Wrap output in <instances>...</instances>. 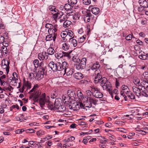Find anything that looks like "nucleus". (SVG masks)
Segmentation results:
<instances>
[{
	"label": "nucleus",
	"instance_id": "obj_1",
	"mask_svg": "<svg viewBox=\"0 0 148 148\" xmlns=\"http://www.w3.org/2000/svg\"><path fill=\"white\" fill-rule=\"evenodd\" d=\"M69 66L68 64L66 62L64 61L62 63L58 62H57L56 71H61V75H64Z\"/></svg>",
	"mask_w": 148,
	"mask_h": 148
},
{
	"label": "nucleus",
	"instance_id": "obj_2",
	"mask_svg": "<svg viewBox=\"0 0 148 148\" xmlns=\"http://www.w3.org/2000/svg\"><path fill=\"white\" fill-rule=\"evenodd\" d=\"M91 91L92 92V95L97 98H102L103 96V94L100 92V89L95 86H92Z\"/></svg>",
	"mask_w": 148,
	"mask_h": 148
},
{
	"label": "nucleus",
	"instance_id": "obj_3",
	"mask_svg": "<svg viewBox=\"0 0 148 148\" xmlns=\"http://www.w3.org/2000/svg\"><path fill=\"white\" fill-rule=\"evenodd\" d=\"M49 97L48 96H46L45 93H42L40 96L39 99L38 100L40 106L43 107L45 103L48 102L49 101Z\"/></svg>",
	"mask_w": 148,
	"mask_h": 148
},
{
	"label": "nucleus",
	"instance_id": "obj_4",
	"mask_svg": "<svg viewBox=\"0 0 148 148\" xmlns=\"http://www.w3.org/2000/svg\"><path fill=\"white\" fill-rule=\"evenodd\" d=\"M69 108L73 111H77L79 110L80 108H83V104L81 102H77L74 103L69 106Z\"/></svg>",
	"mask_w": 148,
	"mask_h": 148
},
{
	"label": "nucleus",
	"instance_id": "obj_5",
	"mask_svg": "<svg viewBox=\"0 0 148 148\" xmlns=\"http://www.w3.org/2000/svg\"><path fill=\"white\" fill-rule=\"evenodd\" d=\"M122 90L121 91L120 94L124 98L125 101H127V96L124 94V93H125L126 94H128L130 92L129 88L126 85H123L121 87Z\"/></svg>",
	"mask_w": 148,
	"mask_h": 148
},
{
	"label": "nucleus",
	"instance_id": "obj_6",
	"mask_svg": "<svg viewBox=\"0 0 148 148\" xmlns=\"http://www.w3.org/2000/svg\"><path fill=\"white\" fill-rule=\"evenodd\" d=\"M54 108L55 110L57 109L59 112H63L66 110L65 107L62 105L61 103L58 101V99H56L54 103Z\"/></svg>",
	"mask_w": 148,
	"mask_h": 148
},
{
	"label": "nucleus",
	"instance_id": "obj_7",
	"mask_svg": "<svg viewBox=\"0 0 148 148\" xmlns=\"http://www.w3.org/2000/svg\"><path fill=\"white\" fill-rule=\"evenodd\" d=\"M31 94L29 98L32 99L34 102H37L38 100V97L41 95V92L39 90H37Z\"/></svg>",
	"mask_w": 148,
	"mask_h": 148
},
{
	"label": "nucleus",
	"instance_id": "obj_8",
	"mask_svg": "<svg viewBox=\"0 0 148 148\" xmlns=\"http://www.w3.org/2000/svg\"><path fill=\"white\" fill-rule=\"evenodd\" d=\"M10 62L7 60H3L1 62V66L2 69L5 70L6 73L7 74L8 73L9 70Z\"/></svg>",
	"mask_w": 148,
	"mask_h": 148
},
{
	"label": "nucleus",
	"instance_id": "obj_9",
	"mask_svg": "<svg viewBox=\"0 0 148 148\" xmlns=\"http://www.w3.org/2000/svg\"><path fill=\"white\" fill-rule=\"evenodd\" d=\"M83 101V106L84 109L85 107H87L88 108H91L92 107V104L91 103L90 99H88V97H84V98L82 100Z\"/></svg>",
	"mask_w": 148,
	"mask_h": 148
},
{
	"label": "nucleus",
	"instance_id": "obj_10",
	"mask_svg": "<svg viewBox=\"0 0 148 148\" xmlns=\"http://www.w3.org/2000/svg\"><path fill=\"white\" fill-rule=\"evenodd\" d=\"M133 90L136 95L139 97L140 96V94L143 88L141 86H139L138 87L133 86L132 87Z\"/></svg>",
	"mask_w": 148,
	"mask_h": 148
},
{
	"label": "nucleus",
	"instance_id": "obj_11",
	"mask_svg": "<svg viewBox=\"0 0 148 148\" xmlns=\"http://www.w3.org/2000/svg\"><path fill=\"white\" fill-rule=\"evenodd\" d=\"M64 12L67 14L71 13L73 12L71 7L69 3L65 4L64 5Z\"/></svg>",
	"mask_w": 148,
	"mask_h": 148
},
{
	"label": "nucleus",
	"instance_id": "obj_12",
	"mask_svg": "<svg viewBox=\"0 0 148 148\" xmlns=\"http://www.w3.org/2000/svg\"><path fill=\"white\" fill-rule=\"evenodd\" d=\"M92 5H90L89 9L91 10V11L93 14L95 15L98 14L100 12V9L98 8L94 7L92 8Z\"/></svg>",
	"mask_w": 148,
	"mask_h": 148
},
{
	"label": "nucleus",
	"instance_id": "obj_13",
	"mask_svg": "<svg viewBox=\"0 0 148 148\" xmlns=\"http://www.w3.org/2000/svg\"><path fill=\"white\" fill-rule=\"evenodd\" d=\"M138 3L140 6L143 8H147L148 7V3L146 0H139Z\"/></svg>",
	"mask_w": 148,
	"mask_h": 148
},
{
	"label": "nucleus",
	"instance_id": "obj_14",
	"mask_svg": "<svg viewBox=\"0 0 148 148\" xmlns=\"http://www.w3.org/2000/svg\"><path fill=\"white\" fill-rule=\"evenodd\" d=\"M67 94L70 98L74 99L76 97L75 92L73 90H69L68 91Z\"/></svg>",
	"mask_w": 148,
	"mask_h": 148
},
{
	"label": "nucleus",
	"instance_id": "obj_15",
	"mask_svg": "<svg viewBox=\"0 0 148 148\" xmlns=\"http://www.w3.org/2000/svg\"><path fill=\"white\" fill-rule=\"evenodd\" d=\"M48 65L53 71L56 72L57 63H55L53 61H51L49 63Z\"/></svg>",
	"mask_w": 148,
	"mask_h": 148
},
{
	"label": "nucleus",
	"instance_id": "obj_16",
	"mask_svg": "<svg viewBox=\"0 0 148 148\" xmlns=\"http://www.w3.org/2000/svg\"><path fill=\"white\" fill-rule=\"evenodd\" d=\"M79 53L76 54H74V56L72 57V60L73 62L79 63L80 62V59L79 56Z\"/></svg>",
	"mask_w": 148,
	"mask_h": 148
},
{
	"label": "nucleus",
	"instance_id": "obj_17",
	"mask_svg": "<svg viewBox=\"0 0 148 148\" xmlns=\"http://www.w3.org/2000/svg\"><path fill=\"white\" fill-rule=\"evenodd\" d=\"M56 38V35H54L53 36L52 35L49 34L46 37L45 39L47 41H50L53 39V41H55Z\"/></svg>",
	"mask_w": 148,
	"mask_h": 148
},
{
	"label": "nucleus",
	"instance_id": "obj_18",
	"mask_svg": "<svg viewBox=\"0 0 148 148\" xmlns=\"http://www.w3.org/2000/svg\"><path fill=\"white\" fill-rule=\"evenodd\" d=\"M75 66L77 70H79L84 69L85 68L86 66L83 64L82 63L79 62L75 64Z\"/></svg>",
	"mask_w": 148,
	"mask_h": 148
},
{
	"label": "nucleus",
	"instance_id": "obj_19",
	"mask_svg": "<svg viewBox=\"0 0 148 148\" xmlns=\"http://www.w3.org/2000/svg\"><path fill=\"white\" fill-rule=\"evenodd\" d=\"M73 76L74 78L78 79H81L84 77L83 74L80 72H77L74 73Z\"/></svg>",
	"mask_w": 148,
	"mask_h": 148
},
{
	"label": "nucleus",
	"instance_id": "obj_20",
	"mask_svg": "<svg viewBox=\"0 0 148 148\" xmlns=\"http://www.w3.org/2000/svg\"><path fill=\"white\" fill-rule=\"evenodd\" d=\"M141 96L148 97V91L147 89L143 88L140 94Z\"/></svg>",
	"mask_w": 148,
	"mask_h": 148
},
{
	"label": "nucleus",
	"instance_id": "obj_21",
	"mask_svg": "<svg viewBox=\"0 0 148 148\" xmlns=\"http://www.w3.org/2000/svg\"><path fill=\"white\" fill-rule=\"evenodd\" d=\"M141 86L142 88L147 89L148 88V81L147 82L146 81H143L141 82L140 85H139Z\"/></svg>",
	"mask_w": 148,
	"mask_h": 148
},
{
	"label": "nucleus",
	"instance_id": "obj_22",
	"mask_svg": "<svg viewBox=\"0 0 148 148\" xmlns=\"http://www.w3.org/2000/svg\"><path fill=\"white\" fill-rule=\"evenodd\" d=\"M70 47V46L68 42H64L62 45V48L65 51L68 50Z\"/></svg>",
	"mask_w": 148,
	"mask_h": 148
},
{
	"label": "nucleus",
	"instance_id": "obj_23",
	"mask_svg": "<svg viewBox=\"0 0 148 148\" xmlns=\"http://www.w3.org/2000/svg\"><path fill=\"white\" fill-rule=\"evenodd\" d=\"M44 73L38 71L36 74V78L38 80H39L42 78L43 77Z\"/></svg>",
	"mask_w": 148,
	"mask_h": 148
},
{
	"label": "nucleus",
	"instance_id": "obj_24",
	"mask_svg": "<svg viewBox=\"0 0 148 148\" xmlns=\"http://www.w3.org/2000/svg\"><path fill=\"white\" fill-rule=\"evenodd\" d=\"M107 82V80L106 78H103L102 79L100 84L104 90V89L105 86Z\"/></svg>",
	"mask_w": 148,
	"mask_h": 148
},
{
	"label": "nucleus",
	"instance_id": "obj_25",
	"mask_svg": "<svg viewBox=\"0 0 148 148\" xmlns=\"http://www.w3.org/2000/svg\"><path fill=\"white\" fill-rule=\"evenodd\" d=\"M100 70L99 69H97L95 71L94 74L95 76V77H97L99 78H102V75L100 74Z\"/></svg>",
	"mask_w": 148,
	"mask_h": 148
},
{
	"label": "nucleus",
	"instance_id": "obj_26",
	"mask_svg": "<svg viewBox=\"0 0 148 148\" xmlns=\"http://www.w3.org/2000/svg\"><path fill=\"white\" fill-rule=\"evenodd\" d=\"M73 70H74L73 69H70L69 68V67H68V68L66 71V75L69 76H71L74 72Z\"/></svg>",
	"mask_w": 148,
	"mask_h": 148
},
{
	"label": "nucleus",
	"instance_id": "obj_27",
	"mask_svg": "<svg viewBox=\"0 0 148 148\" xmlns=\"http://www.w3.org/2000/svg\"><path fill=\"white\" fill-rule=\"evenodd\" d=\"M57 31H56V29H54L53 28H51L50 29H48V34H49L52 35H53L54 36V35H56L57 34L56 33H55V32H56Z\"/></svg>",
	"mask_w": 148,
	"mask_h": 148
},
{
	"label": "nucleus",
	"instance_id": "obj_28",
	"mask_svg": "<svg viewBox=\"0 0 148 148\" xmlns=\"http://www.w3.org/2000/svg\"><path fill=\"white\" fill-rule=\"evenodd\" d=\"M63 51H61L57 52L55 54L56 57L58 59L63 58Z\"/></svg>",
	"mask_w": 148,
	"mask_h": 148
},
{
	"label": "nucleus",
	"instance_id": "obj_29",
	"mask_svg": "<svg viewBox=\"0 0 148 148\" xmlns=\"http://www.w3.org/2000/svg\"><path fill=\"white\" fill-rule=\"evenodd\" d=\"M47 54L49 55H53L55 52L53 49L52 47H50L49 48L47 49Z\"/></svg>",
	"mask_w": 148,
	"mask_h": 148
},
{
	"label": "nucleus",
	"instance_id": "obj_30",
	"mask_svg": "<svg viewBox=\"0 0 148 148\" xmlns=\"http://www.w3.org/2000/svg\"><path fill=\"white\" fill-rule=\"evenodd\" d=\"M77 96L80 99L83 100V99L84 98V97L83 96V95L80 90H77Z\"/></svg>",
	"mask_w": 148,
	"mask_h": 148
},
{
	"label": "nucleus",
	"instance_id": "obj_31",
	"mask_svg": "<svg viewBox=\"0 0 148 148\" xmlns=\"http://www.w3.org/2000/svg\"><path fill=\"white\" fill-rule=\"evenodd\" d=\"M48 103L47 107L48 109L51 110H55L54 105H53V104L52 103L49 102V101L48 102Z\"/></svg>",
	"mask_w": 148,
	"mask_h": 148
},
{
	"label": "nucleus",
	"instance_id": "obj_32",
	"mask_svg": "<svg viewBox=\"0 0 148 148\" xmlns=\"http://www.w3.org/2000/svg\"><path fill=\"white\" fill-rule=\"evenodd\" d=\"M71 23V22L70 21L66 20L63 23V27H67L69 26Z\"/></svg>",
	"mask_w": 148,
	"mask_h": 148
},
{
	"label": "nucleus",
	"instance_id": "obj_33",
	"mask_svg": "<svg viewBox=\"0 0 148 148\" xmlns=\"http://www.w3.org/2000/svg\"><path fill=\"white\" fill-rule=\"evenodd\" d=\"M138 58L140 59L143 60H146L147 59V56L146 53H145L144 52L143 54H142L141 55L139 56Z\"/></svg>",
	"mask_w": 148,
	"mask_h": 148
},
{
	"label": "nucleus",
	"instance_id": "obj_34",
	"mask_svg": "<svg viewBox=\"0 0 148 148\" xmlns=\"http://www.w3.org/2000/svg\"><path fill=\"white\" fill-rule=\"evenodd\" d=\"M100 65L98 63H96L93 64L91 68V70H94L98 69Z\"/></svg>",
	"mask_w": 148,
	"mask_h": 148
},
{
	"label": "nucleus",
	"instance_id": "obj_35",
	"mask_svg": "<svg viewBox=\"0 0 148 148\" xmlns=\"http://www.w3.org/2000/svg\"><path fill=\"white\" fill-rule=\"evenodd\" d=\"M71 40V43L73 45L74 47H75L77 45V42L75 39H73V38H70V40Z\"/></svg>",
	"mask_w": 148,
	"mask_h": 148
},
{
	"label": "nucleus",
	"instance_id": "obj_36",
	"mask_svg": "<svg viewBox=\"0 0 148 148\" xmlns=\"http://www.w3.org/2000/svg\"><path fill=\"white\" fill-rule=\"evenodd\" d=\"M142 77L146 80L148 79V72H145L142 75Z\"/></svg>",
	"mask_w": 148,
	"mask_h": 148
},
{
	"label": "nucleus",
	"instance_id": "obj_37",
	"mask_svg": "<svg viewBox=\"0 0 148 148\" xmlns=\"http://www.w3.org/2000/svg\"><path fill=\"white\" fill-rule=\"evenodd\" d=\"M40 71L42 72V73H44V74H45L47 72V66H45L44 67H43L42 68H41L40 69Z\"/></svg>",
	"mask_w": 148,
	"mask_h": 148
},
{
	"label": "nucleus",
	"instance_id": "obj_38",
	"mask_svg": "<svg viewBox=\"0 0 148 148\" xmlns=\"http://www.w3.org/2000/svg\"><path fill=\"white\" fill-rule=\"evenodd\" d=\"M33 63L35 68H37L38 67L39 63L38 60H35L34 61Z\"/></svg>",
	"mask_w": 148,
	"mask_h": 148
},
{
	"label": "nucleus",
	"instance_id": "obj_39",
	"mask_svg": "<svg viewBox=\"0 0 148 148\" xmlns=\"http://www.w3.org/2000/svg\"><path fill=\"white\" fill-rule=\"evenodd\" d=\"M28 79L29 80H31L34 79V74L32 73H30L28 74Z\"/></svg>",
	"mask_w": 148,
	"mask_h": 148
},
{
	"label": "nucleus",
	"instance_id": "obj_40",
	"mask_svg": "<svg viewBox=\"0 0 148 148\" xmlns=\"http://www.w3.org/2000/svg\"><path fill=\"white\" fill-rule=\"evenodd\" d=\"M127 96L131 99H135V96L134 94L132 93H128V94H127Z\"/></svg>",
	"mask_w": 148,
	"mask_h": 148
},
{
	"label": "nucleus",
	"instance_id": "obj_41",
	"mask_svg": "<svg viewBox=\"0 0 148 148\" xmlns=\"http://www.w3.org/2000/svg\"><path fill=\"white\" fill-rule=\"evenodd\" d=\"M67 32L66 31H63L61 33V36L63 38H65L67 36Z\"/></svg>",
	"mask_w": 148,
	"mask_h": 148
},
{
	"label": "nucleus",
	"instance_id": "obj_42",
	"mask_svg": "<svg viewBox=\"0 0 148 148\" xmlns=\"http://www.w3.org/2000/svg\"><path fill=\"white\" fill-rule=\"evenodd\" d=\"M86 93L87 95L86 97H88L89 99L91 98V96L92 95V92L90 90H87L86 91Z\"/></svg>",
	"mask_w": 148,
	"mask_h": 148
},
{
	"label": "nucleus",
	"instance_id": "obj_43",
	"mask_svg": "<svg viewBox=\"0 0 148 148\" xmlns=\"http://www.w3.org/2000/svg\"><path fill=\"white\" fill-rule=\"evenodd\" d=\"M142 129L145 130V131H143L142 130H136L138 132H142L144 133L145 134L146 133H148V128L147 127H145V128H142Z\"/></svg>",
	"mask_w": 148,
	"mask_h": 148
},
{
	"label": "nucleus",
	"instance_id": "obj_44",
	"mask_svg": "<svg viewBox=\"0 0 148 148\" xmlns=\"http://www.w3.org/2000/svg\"><path fill=\"white\" fill-rule=\"evenodd\" d=\"M68 2L70 5H75L77 3V0H68Z\"/></svg>",
	"mask_w": 148,
	"mask_h": 148
},
{
	"label": "nucleus",
	"instance_id": "obj_45",
	"mask_svg": "<svg viewBox=\"0 0 148 148\" xmlns=\"http://www.w3.org/2000/svg\"><path fill=\"white\" fill-rule=\"evenodd\" d=\"M86 37V35H84L81 37H80L79 38L78 42L79 43H82L84 42L85 40V38Z\"/></svg>",
	"mask_w": 148,
	"mask_h": 148
},
{
	"label": "nucleus",
	"instance_id": "obj_46",
	"mask_svg": "<svg viewBox=\"0 0 148 148\" xmlns=\"http://www.w3.org/2000/svg\"><path fill=\"white\" fill-rule=\"evenodd\" d=\"M80 16V15L79 14L76 13L73 16V18L74 20H76L79 19Z\"/></svg>",
	"mask_w": 148,
	"mask_h": 148
},
{
	"label": "nucleus",
	"instance_id": "obj_47",
	"mask_svg": "<svg viewBox=\"0 0 148 148\" xmlns=\"http://www.w3.org/2000/svg\"><path fill=\"white\" fill-rule=\"evenodd\" d=\"M134 83L136 86H139L140 85V80L138 78L135 79L134 81Z\"/></svg>",
	"mask_w": 148,
	"mask_h": 148
},
{
	"label": "nucleus",
	"instance_id": "obj_48",
	"mask_svg": "<svg viewBox=\"0 0 148 148\" xmlns=\"http://www.w3.org/2000/svg\"><path fill=\"white\" fill-rule=\"evenodd\" d=\"M63 57H67L68 58H70L71 56H70V53L66 52L63 51Z\"/></svg>",
	"mask_w": 148,
	"mask_h": 148
},
{
	"label": "nucleus",
	"instance_id": "obj_49",
	"mask_svg": "<svg viewBox=\"0 0 148 148\" xmlns=\"http://www.w3.org/2000/svg\"><path fill=\"white\" fill-rule=\"evenodd\" d=\"M16 120L20 122L24 121V120L26 119L21 117H17L15 118Z\"/></svg>",
	"mask_w": 148,
	"mask_h": 148
},
{
	"label": "nucleus",
	"instance_id": "obj_50",
	"mask_svg": "<svg viewBox=\"0 0 148 148\" xmlns=\"http://www.w3.org/2000/svg\"><path fill=\"white\" fill-rule=\"evenodd\" d=\"M25 85L27 87V89H29L31 88V84L28 81L25 83Z\"/></svg>",
	"mask_w": 148,
	"mask_h": 148
},
{
	"label": "nucleus",
	"instance_id": "obj_51",
	"mask_svg": "<svg viewBox=\"0 0 148 148\" xmlns=\"http://www.w3.org/2000/svg\"><path fill=\"white\" fill-rule=\"evenodd\" d=\"M45 27L48 29H50L51 28H53V26L51 24L47 23L45 24Z\"/></svg>",
	"mask_w": 148,
	"mask_h": 148
},
{
	"label": "nucleus",
	"instance_id": "obj_52",
	"mask_svg": "<svg viewBox=\"0 0 148 148\" xmlns=\"http://www.w3.org/2000/svg\"><path fill=\"white\" fill-rule=\"evenodd\" d=\"M83 3L85 5H88L91 3V0H82Z\"/></svg>",
	"mask_w": 148,
	"mask_h": 148
},
{
	"label": "nucleus",
	"instance_id": "obj_53",
	"mask_svg": "<svg viewBox=\"0 0 148 148\" xmlns=\"http://www.w3.org/2000/svg\"><path fill=\"white\" fill-rule=\"evenodd\" d=\"M110 88H111V85L109 82L108 83V82L105 86L104 89L108 90L110 89Z\"/></svg>",
	"mask_w": 148,
	"mask_h": 148
},
{
	"label": "nucleus",
	"instance_id": "obj_54",
	"mask_svg": "<svg viewBox=\"0 0 148 148\" xmlns=\"http://www.w3.org/2000/svg\"><path fill=\"white\" fill-rule=\"evenodd\" d=\"M38 88V84H36L34 86L33 88L30 90L29 92V93H30V92H32L34 91H35L36 89Z\"/></svg>",
	"mask_w": 148,
	"mask_h": 148
},
{
	"label": "nucleus",
	"instance_id": "obj_55",
	"mask_svg": "<svg viewBox=\"0 0 148 148\" xmlns=\"http://www.w3.org/2000/svg\"><path fill=\"white\" fill-rule=\"evenodd\" d=\"M18 80V79H15L13 80L11 82H10L11 84V85H12L13 86H16L17 84V82L16 81Z\"/></svg>",
	"mask_w": 148,
	"mask_h": 148
},
{
	"label": "nucleus",
	"instance_id": "obj_56",
	"mask_svg": "<svg viewBox=\"0 0 148 148\" xmlns=\"http://www.w3.org/2000/svg\"><path fill=\"white\" fill-rule=\"evenodd\" d=\"M86 58H84L82 59L81 60H80V62H81L83 64L85 65V66H86Z\"/></svg>",
	"mask_w": 148,
	"mask_h": 148
},
{
	"label": "nucleus",
	"instance_id": "obj_57",
	"mask_svg": "<svg viewBox=\"0 0 148 148\" xmlns=\"http://www.w3.org/2000/svg\"><path fill=\"white\" fill-rule=\"evenodd\" d=\"M1 48L3 53L6 54L8 53V51L7 50V47H2Z\"/></svg>",
	"mask_w": 148,
	"mask_h": 148
},
{
	"label": "nucleus",
	"instance_id": "obj_58",
	"mask_svg": "<svg viewBox=\"0 0 148 148\" xmlns=\"http://www.w3.org/2000/svg\"><path fill=\"white\" fill-rule=\"evenodd\" d=\"M57 13L58 19L60 18L63 16V12H60Z\"/></svg>",
	"mask_w": 148,
	"mask_h": 148
},
{
	"label": "nucleus",
	"instance_id": "obj_59",
	"mask_svg": "<svg viewBox=\"0 0 148 148\" xmlns=\"http://www.w3.org/2000/svg\"><path fill=\"white\" fill-rule=\"evenodd\" d=\"M35 132V130L33 129H29L26 130V132L29 133H32Z\"/></svg>",
	"mask_w": 148,
	"mask_h": 148
},
{
	"label": "nucleus",
	"instance_id": "obj_60",
	"mask_svg": "<svg viewBox=\"0 0 148 148\" xmlns=\"http://www.w3.org/2000/svg\"><path fill=\"white\" fill-rule=\"evenodd\" d=\"M56 8H55V7L54 6H50L49 7V10L53 12V13L56 12Z\"/></svg>",
	"mask_w": 148,
	"mask_h": 148
},
{
	"label": "nucleus",
	"instance_id": "obj_61",
	"mask_svg": "<svg viewBox=\"0 0 148 148\" xmlns=\"http://www.w3.org/2000/svg\"><path fill=\"white\" fill-rule=\"evenodd\" d=\"M0 83L1 86H5L7 84L6 82L4 80L0 79Z\"/></svg>",
	"mask_w": 148,
	"mask_h": 148
},
{
	"label": "nucleus",
	"instance_id": "obj_62",
	"mask_svg": "<svg viewBox=\"0 0 148 148\" xmlns=\"http://www.w3.org/2000/svg\"><path fill=\"white\" fill-rule=\"evenodd\" d=\"M67 32L68 34L67 36H68L70 37H72L73 34V32H72V31H71V30H70L68 32Z\"/></svg>",
	"mask_w": 148,
	"mask_h": 148
},
{
	"label": "nucleus",
	"instance_id": "obj_63",
	"mask_svg": "<svg viewBox=\"0 0 148 148\" xmlns=\"http://www.w3.org/2000/svg\"><path fill=\"white\" fill-rule=\"evenodd\" d=\"M66 18V16H63L60 18V22H62L64 21H65Z\"/></svg>",
	"mask_w": 148,
	"mask_h": 148
},
{
	"label": "nucleus",
	"instance_id": "obj_64",
	"mask_svg": "<svg viewBox=\"0 0 148 148\" xmlns=\"http://www.w3.org/2000/svg\"><path fill=\"white\" fill-rule=\"evenodd\" d=\"M45 59H47L48 58V56L46 52H42V53Z\"/></svg>",
	"mask_w": 148,
	"mask_h": 148
}]
</instances>
